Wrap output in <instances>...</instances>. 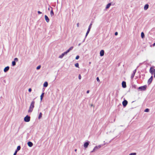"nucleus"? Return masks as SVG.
<instances>
[{
  "label": "nucleus",
  "instance_id": "13",
  "mask_svg": "<svg viewBox=\"0 0 155 155\" xmlns=\"http://www.w3.org/2000/svg\"><path fill=\"white\" fill-rule=\"evenodd\" d=\"M9 67L8 66H6L5 67L4 69V71L5 72H7L9 69Z\"/></svg>",
  "mask_w": 155,
  "mask_h": 155
},
{
  "label": "nucleus",
  "instance_id": "21",
  "mask_svg": "<svg viewBox=\"0 0 155 155\" xmlns=\"http://www.w3.org/2000/svg\"><path fill=\"white\" fill-rule=\"evenodd\" d=\"M44 94H45V93L44 92H43L42 93V94H41V95L40 96V100H41V101H42L43 99V97Z\"/></svg>",
  "mask_w": 155,
  "mask_h": 155
},
{
  "label": "nucleus",
  "instance_id": "25",
  "mask_svg": "<svg viewBox=\"0 0 155 155\" xmlns=\"http://www.w3.org/2000/svg\"><path fill=\"white\" fill-rule=\"evenodd\" d=\"M74 66L76 68H79V63H76L74 64Z\"/></svg>",
  "mask_w": 155,
  "mask_h": 155
},
{
  "label": "nucleus",
  "instance_id": "37",
  "mask_svg": "<svg viewBox=\"0 0 155 155\" xmlns=\"http://www.w3.org/2000/svg\"><path fill=\"white\" fill-rule=\"evenodd\" d=\"M81 76L80 74H79L78 75V79L79 80H81Z\"/></svg>",
  "mask_w": 155,
  "mask_h": 155
},
{
  "label": "nucleus",
  "instance_id": "22",
  "mask_svg": "<svg viewBox=\"0 0 155 155\" xmlns=\"http://www.w3.org/2000/svg\"><path fill=\"white\" fill-rule=\"evenodd\" d=\"M42 114L41 112H40L38 116V119H40L42 117Z\"/></svg>",
  "mask_w": 155,
  "mask_h": 155
},
{
  "label": "nucleus",
  "instance_id": "32",
  "mask_svg": "<svg viewBox=\"0 0 155 155\" xmlns=\"http://www.w3.org/2000/svg\"><path fill=\"white\" fill-rule=\"evenodd\" d=\"M129 155H136V152L131 153H130Z\"/></svg>",
  "mask_w": 155,
  "mask_h": 155
},
{
  "label": "nucleus",
  "instance_id": "39",
  "mask_svg": "<svg viewBox=\"0 0 155 155\" xmlns=\"http://www.w3.org/2000/svg\"><path fill=\"white\" fill-rule=\"evenodd\" d=\"M32 89L31 88H29L28 89V91L29 92H30L31 91Z\"/></svg>",
  "mask_w": 155,
  "mask_h": 155
},
{
  "label": "nucleus",
  "instance_id": "26",
  "mask_svg": "<svg viewBox=\"0 0 155 155\" xmlns=\"http://www.w3.org/2000/svg\"><path fill=\"white\" fill-rule=\"evenodd\" d=\"M92 24H93V22H92V21L91 22V23H90V24L89 25V26L88 28H89L91 29V27H92Z\"/></svg>",
  "mask_w": 155,
  "mask_h": 155
},
{
  "label": "nucleus",
  "instance_id": "44",
  "mask_svg": "<svg viewBox=\"0 0 155 155\" xmlns=\"http://www.w3.org/2000/svg\"><path fill=\"white\" fill-rule=\"evenodd\" d=\"M17 152L15 151L13 155H16L17 154Z\"/></svg>",
  "mask_w": 155,
  "mask_h": 155
},
{
  "label": "nucleus",
  "instance_id": "1",
  "mask_svg": "<svg viewBox=\"0 0 155 155\" xmlns=\"http://www.w3.org/2000/svg\"><path fill=\"white\" fill-rule=\"evenodd\" d=\"M136 73V69L134 70L133 71V73L131 74V80H130V83L132 85V87L134 88H136V85L134 84V83L133 81V78L134 77V76Z\"/></svg>",
  "mask_w": 155,
  "mask_h": 155
},
{
  "label": "nucleus",
  "instance_id": "35",
  "mask_svg": "<svg viewBox=\"0 0 155 155\" xmlns=\"http://www.w3.org/2000/svg\"><path fill=\"white\" fill-rule=\"evenodd\" d=\"M96 80L98 82H100V80L98 77H97Z\"/></svg>",
  "mask_w": 155,
  "mask_h": 155
},
{
  "label": "nucleus",
  "instance_id": "50",
  "mask_svg": "<svg viewBox=\"0 0 155 155\" xmlns=\"http://www.w3.org/2000/svg\"><path fill=\"white\" fill-rule=\"evenodd\" d=\"M51 7L49 6V7L48 8V10L49 11L50 10V7Z\"/></svg>",
  "mask_w": 155,
  "mask_h": 155
},
{
  "label": "nucleus",
  "instance_id": "9",
  "mask_svg": "<svg viewBox=\"0 0 155 155\" xmlns=\"http://www.w3.org/2000/svg\"><path fill=\"white\" fill-rule=\"evenodd\" d=\"M27 144L28 146L29 147H32L33 145V143L31 142L30 141H28L27 142Z\"/></svg>",
  "mask_w": 155,
  "mask_h": 155
},
{
  "label": "nucleus",
  "instance_id": "43",
  "mask_svg": "<svg viewBox=\"0 0 155 155\" xmlns=\"http://www.w3.org/2000/svg\"><path fill=\"white\" fill-rule=\"evenodd\" d=\"M89 92H90V91H89V90H87V91H86V93H87V94H88V93H89Z\"/></svg>",
  "mask_w": 155,
  "mask_h": 155
},
{
  "label": "nucleus",
  "instance_id": "15",
  "mask_svg": "<svg viewBox=\"0 0 155 155\" xmlns=\"http://www.w3.org/2000/svg\"><path fill=\"white\" fill-rule=\"evenodd\" d=\"M153 76H151L148 80L147 83L149 84H150L151 83L153 80Z\"/></svg>",
  "mask_w": 155,
  "mask_h": 155
},
{
  "label": "nucleus",
  "instance_id": "16",
  "mask_svg": "<svg viewBox=\"0 0 155 155\" xmlns=\"http://www.w3.org/2000/svg\"><path fill=\"white\" fill-rule=\"evenodd\" d=\"M111 5V3L110 2L108 3L106 6L105 8L107 9H108L110 7V6Z\"/></svg>",
  "mask_w": 155,
  "mask_h": 155
},
{
  "label": "nucleus",
  "instance_id": "47",
  "mask_svg": "<svg viewBox=\"0 0 155 155\" xmlns=\"http://www.w3.org/2000/svg\"><path fill=\"white\" fill-rule=\"evenodd\" d=\"M86 38H84V40H83V41H82V42H84V41H85V39Z\"/></svg>",
  "mask_w": 155,
  "mask_h": 155
},
{
  "label": "nucleus",
  "instance_id": "49",
  "mask_svg": "<svg viewBox=\"0 0 155 155\" xmlns=\"http://www.w3.org/2000/svg\"><path fill=\"white\" fill-rule=\"evenodd\" d=\"M77 26L78 27V26H79V23H78L77 24Z\"/></svg>",
  "mask_w": 155,
  "mask_h": 155
},
{
  "label": "nucleus",
  "instance_id": "48",
  "mask_svg": "<svg viewBox=\"0 0 155 155\" xmlns=\"http://www.w3.org/2000/svg\"><path fill=\"white\" fill-rule=\"evenodd\" d=\"M18 151H19V150H17L16 149V150H15V152H17H17H18Z\"/></svg>",
  "mask_w": 155,
  "mask_h": 155
},
{
  "label": "nucleus",
  "instance_id": "6",
  "mask_svg": "<svg viewBox=\"0 0 155 155\" xmlns=\"http://www.w3.org/2000/svg\"><path fill=\"white\" fill-rule=\"evenodd\" d=\"M147 86L146 85H144L143 86H141L140 87H139L138 88V90H141V91H145L146 90V88H147Z\"/></svg>",
  "mask_w": 155,
  "mask_h": 155
},
{
  "label": "nucleus",
  "instance_id": "33",
  "mask_svg": "<svg viewBox=\"0 0 155 155\" xmlns=\"http://www.w3.org/2000/svg\"><path fill=\"white\" fill-rule=\"evenodd\" d=\"M14 61H15V62L17 61H18V59L17 58H15L14 59Z\"/></svg>",
  "mask_w": 155,
  "mask_h": 155
},
{
  "label": "nucleus",
  "instance_id": "27",
  "mask_svg": "<svg viewBox=\"0 0 155 155\" xmlns=\"http://www.w3.org/2000/svg\"><path fill=\"white\" fill-rule=\"evenodd\" d=\"M104 145V144H100L98 146H97V147H98V148L99 149L100 148H101V147H103Z\"/></svg>",
  "mask_w": 155,
  "mask_h": 155
},
{
  "label": "nucleus",
  "instance_id": "30",
  "mask_svg": "<svg viewBox=\"0 0 155 155\" xmlns=\"http://www.w3.org/2000/svg\"><path fill=\"white\" fill-rule=\"evenodd\" d=\"M41 66L40 65H39L37 67L36 69L37 70H38L41 68Z\"/></svg>",
  "mask_w": 155,
  "mask_h": 155
},
{
  "label": "nucleus",
  "instance_id": "36",
  "mask_svg": "<svg viewBox=\"0 0 155 155\" xmlns=\"http://www.w3.org/2000/svg\"><path fill=\"white\" fill-rule=\"evenodd\" d=\"M73 48L74 47H73V46H71L68 49L70 50V51H71L73 49Z\"/></svg>",
  "mask_w": 155,
  "mask_h": 155
},
{
  "label": "nucleus",
  "instance_id": "19",
  "mask_svg": "<svg viewBox=\"0 0 155 155\" xmlns=\"http://www.w3.org/2000/svg\"><path fill=\"white\" fill-rule=\"evenodd\" d=\"M135 101H133L132 102H131V103H132V104H131V108L130 109V110H131V109L134 108L135 107L134 106H133V103L135 102Z\"/></svg>",
  "mask_w": 155,
  "mask_h": 155
},
{
  "label": "nucleus",
  "instance_id": "14",
  "mask_svg": "<svg viewBox=\"0 0 155 155\" xmlns=\"http://www.w3.org/2000/svg\"><path fill=\"white\" fill-rule=\"evenodd\" d=\"M98 149H99V148H98V147H97V146H96L94 147L93 150L91 152V153L94 152L96 151V150H97Z\"/></svg>",
  "mask_w": 155,
  "mask_h": 155
},
{
  "label": "nucleus",
  "instance_id": "54",
  "mask_svg": "<svg viewBox=\"0 0 155 155\" xmlns=\"http://www.w3.org/2000/svg\"><path fill=\"white\" fill-rule=\"evenodd\" d=\"M77 150L76 149H75L74 150V151H75V152H76V151H77Z\"/></svg>",
  "mask_w": 155,
  "mask_h": 155
},
{
  "label": "nucleus",
  "instance_id": "41",
  "mask_svg": "<svg viewBox=\"0 0 155 155\" xmlns=\"http://www.w3.org/2000/svg\"><path fill=\"white\" fill-rule=\"evenodd\" d=\"M38 14H42V13L40 11H38Z\"/></svg>",
  "mask_w": 155,
  "mask_h": 155
},
{
  "label": "nucleus",
  "instance_id": "29",
  "mask_svg": "<svg viewBox=\"0 0 155 155\" xmlns=\"http://www.w3.org/2000/svg\"><path fill=\"white\" fill-rule=\"evenodd\" d=\"M141 37L142 38H143L144 37V34L143 32L141 33Z\"/></svg>",
  "mask_w": 155,
  "mask_h": 155
},
{
  "label": "nucleus",
  "instance_id": "2",
  "mask_svg": "<svg viewBox=\"0 0 155 155\" xmlns=\"http://www.w3.org/2000/svg\"><path fill=\"white\" fill-rule=\"evenodd\" d=\"M35 103V101L34 100L33 101L31 102L30 105L29 107V109L28 111V113H31L32 111L33 110V109L35 107V106H34Z\"/></svg>",
  "mask_w": 155,
  "mask_h": 155
},
{
  "label": "nucleus",
  "instance_id": "8",
  "mask_svg": "<svg viewBox=\"0 0 155 155\" xmlns=\"http://www.w3.org/2000/svg\"><path fill=\"white\" fill-rule=\"evenodd\" d=\"M104 51L103 50H101L100 52V55L101 57H102L104 55Z\"/></svg>",
  "mask_w": 155,
  "mask_h": 155
},
{
  "label": "nucleus",
  "instance_id": "51",
  "mask_svg": "<svg viewBox=\"0 0 155 155\" xmlns=\"http://www.w3.org/2000/svg\"><path fill=\"white\" fill-rule=\"evenodd\" d=\"M81 45V43H80L78 44V46H80Z\"/></svg>",
  "mask_w": 155,
  "mask_h": 155
},
{
  "label": "nucleus",
  "instance_id": "38",
  "mask_svg": "<svg viewBox=\"0 0 155 155\" xmlns=\"http://www.w3.org/2000/svg\"><path fill=\"white\" fill-rule=\"evenodd\" d=\"M70 51V50H69V49H68L65 52L67 53V54Z\"/></svg>",
  "mask_w": 155,
  "mask_h": 155
},
{
  "label": "nucleus",
  "instance_id": "42",
  "mask_svg": "<svg viewBox=\"0 0 155 155\" xmlns=\"http://www.w3.org/2000/svg\"><path fill=\"white\" fill-rule=\"evenodd\" d=\"M29 135H30V134H29V133H28L27 134V137H28L27 138H28L29 137Z\"/></svg>",
  "mask_w": 155,
  "mask_h": 155
},
{
  "label": "nucleus",
  "instance_id": "52",
  "mask_svg": "<svg viewBox=\"0 0 155 155\" xmlns=\"http://www.w3.org/2000/svg\"><path fill=\"white\" fill-rule=\"evenodd\" d=\"M153 46H155V42L153 44Z\"/></svg>",
  "mask_w": 155,
  "mask_h": 155
},
{
  "label": "nucleus",
  "instance_id": "31",
  "mask_svg": "<svg viewBox=\"0 0 155 155\" xmlns=\"http://www.w3.org/2000/svg\"><path fill=\"white\" fill-rule=\"evenodd\" d=\"M149 110L148 108H147V109H145L144 110V112H149Z\"/></svg>",
  "mask_w": 155,
  "mask_h": 155
},
{
  "label": "nucleus",
  "instance_id": "5",
  "mask_svg": "<svg viewBox=\"0 0 155 155\" xmlns=\"http://www.w3.org/2000/svg\"><path fill=\"white\" fill-rule=\"evenodd\" d=\"M122 104L123 107H125L128 104V101L127 100H125V98H124V101L122 102Z\"/></svg>",
  "mask_w": 155,
  "mask_h": 155
},
{
  "label": "nucleus",
  "instance_id": "28",
  "mask_svg": "<svg viewBox=\"0 0 155 155\" xmlns=\"http://www.w3.org/2000/svg\"><path fill=\"white\" fill-rule=\"evenodd\" d=\"M21 148V147L20 145H19L17 146L16 149L17 150H20Z\"/></svg>",
  "mask_w": 155,
  "mask_h": 155
},
{
  "label": "nucleus",
  "instance_id": "4",
  "mask_svg": "<svg viewBox=\"0 0 155 155\" xmlns=\"http://www.w3.org/2000/svg\"><path fill=\"white\" fill-rule=\"evenodd\" d=\"M90 143V142L88 140L86 141L84 143V147L85 148H87Z\"/></svg>",
  "mask_w": 155,
  "mask_h": 155
},
{
  "label": "nucleus",
  "instance_id": "11",
  "mask_svg": "<svg viewBox=\"0 0 155 155\" xmlns=\"http://www.w3.org/2000/svg\"><path fill=\"white\" fill-rule=\"evenodd\" d=\"M67 54V53L65 51L64 52L62 53L61 55H60L59 56V58H62L65 55H66Z\"/></svg>",
  "mask_w": 155,
  "mask_h": 155
},
{
  "label": "nucleus",
  "instance_id": "24",
  "mask_svg": "<svg viewBox=\"0 0 155 155\" xmlns=\"http://www.w3.org/2000/svg\"><path fill=\"white\" fill-rule=\"evenodd\" d=\"M150 72L151 74H152L154 72L152 68H151L150 69Z\"/></svg>",
  "mask_w": 155,
  "mask_h": 155
},
{
  "label": "nucleus",
  "instance_id": "46",
  "mask_svg": "<svg viewBox=\"0 0 155 155\" xmlns=\"http://www.w3.org/2000/svg\"><path fill=\"white\" fill-rule=\"evenodd\" d=\"M91 107H94V106L93 104H91Z\"/></svg>",
  "mask_w": 155,
  "mask_h": 155
},
{
  "label": "nucleus",
  "instance_id": "7",
  "mask_svg": "<svg viewBox=\"0 0 155 155\" xmlns=\"http://www.w3.org/2000/svg\"><path fill=\"white\" fill-rule=\"evenodd\" d=\"M122 86L123 88H125L127 87L126 83V81H123L122 82Z\"/></svg>",
  "mask_w": 155,
  "mask_h": 155
},
{
  "label": "nucleus",
  "instance_id": "18",
  "mask_svg": "<svg viewBox=\"0 0 155 155\" xmlns=\"http://www.w3.org/2000/svg\"><path fill=\"white\" fill-rule=\"evenodd\" d=\"M48 82L45 81L43 84V86L45 87H46L48 86Z\"/></svg>",
  "mask_w": 155,
  "mask_h": 155
},
{
  "label": "nucleus",
  "instance_id": "55",
  "mask_svg": "<svg viewBox=\"0 0 155 155\" xmlns=\"http://www.w3.org/2000/svg\"><path fill=\"white\" fill-rule=\"evenodd\" d=\"M89 64H91V62H89Z\"/></svg>",
  "mask_w": 155,
  "mask_h": 155
},
{
  "label": "nucleus",
  "instance_id": "40",
  "mask_svg": "<svg viewBox=\"0 0 155 155\" xmlns=\"http://www.w3.org/2000/svg\"><path fill=\"white\" fill-rule=\"evenodd\" d=\"M118 33L117 32V31H116L114 33V35H115V36H117L118 35Z\"/></svg>",
  "mask_w": 155,
  "mask_h": 155
},
{
  "label": "nucleus",
  "instance_id": "3",
  "mask_svg": "<svg viewBox=\"0 0 155 155\" xmlns=\"http://www.w3.org/2000/svg\"><path fill=\"white\" fill-rule=\"evenodd\" d=\"M30 117L28 115H27L24 119V120L25 122H28L30 120Z\"/></svg>",
  "mask_w": 155,
  "mask_h": 155
},
{
  "label": "nucleus",
  "instance_id": "10",
  "mask_svg": "<svg viewBox=\"0 0 155 155\" xmlns=\"http://www.w3.org/2000/svg\"><path fill=\"white\" fill-rule=\"evenodd\" d=\"M50 8H51V10L50 11V15L52 17L54 15V13L53 11V8L51 7H50Z\"/></svg>",
  "mask_w": 155,
  "mask_h": 155
},
{
  "label": "nucleus",
  "instance_id": "34",
  "mask_svg": "<svg viewBox=\"0 0 155 155\" xmlns=\"http://www.w3.org/2000/svg\"><path fill=\"white\" fill-rule=\"evenodd\" d=\"M80 58V56L79 55H77L76 57H75V59L76 60H78V59H79V58Z\"/></svg>",
  "mask_w": 155,
  "mask_h": 155
},
{
  "label": "nucleus",
  "instance_id": "23",
  "mask_svg": "<svg viewBox=\"0 0 155 155\" xmlns=\"http://www.w3.org/2000/svg\"><path fill=\"white\" fill-rule=\"evenodd\" d=\"M12 66H14L16 65V62L15 61H12Z\"/></svg>",
  "mask_w": 155,
  "mask_h": 155
},
{
  "label": "nucleus",
  "instance_id": "53",
  "mask_svg": "<svg viewBox=\"0 0 155 155\" xmlns=\"http://www.w3.org/2000/svg\"><path fill=\"white\" fill-rule=\"evenodd\" d=\"M121 106V104H120L119 105H118V106Z\"/></svg>",
  "mask_w": 155,
  "mask_h": 155
},
{
  "label": "nucleus",
  "instance_id": "45",
  "mask_svg": "<svg viewBox=\"0 0 155 155\" xmlns=\"http://www.w3.org/2000/svg\"><path fill=\"white\" fill-rule=\"evenodd\" d=\"M154 77H155V69L154 71Z\"/></svg>",
  "mask_w": 155,
  "mask_h": 155
},
{
  "label": "nucleus",
  "instance_id": "17",
  "mask_svg": "<svg viewBox=\"0 0 155 155\" xmlns=\"http://www.w3.org/2000/svg\"><path fill=\"white\" fill-rule=\"evenodd\" d=\"M90 30H91V29H90L89 28H88V29H87V32L86 34V35H85V38H86L87 36V35H88V34L89 33L90 31Z\"/></svg>",
  "mask_w": 155,
  "mask_h": 155
},
{
  "label": "nucleus",
  "instance_id": "12",
  "mask_svg": "<svg viewBox=\"0 0 155 155\" xmlns=\"http://www.w3.org/2000/svg\"><path fill=\"white\" fill-rule=\"evenodd\" d=\"M45 18L46 21L48 23L50 21V19L48 16L46 15H45Z\"/></svg>",
  "mask_w": 155,
  "mask_h": 155
},
{
  "label": "nucleus",
  "instance_id": "20",
  "mask_svg": "<svg viewBox=\"0 0 155 155\" xmlns=\"http://www.w3.org/2000/svg\"><path fill=\"white\" fill-rule=\"evenodd\" d=\"M149 8V5L148 4H146L145 5L144 7V9L145 10H146L148 9Z\"/></svg>",
  "mask_w": 155,
  "mask_h": 155
}]
</instances>
